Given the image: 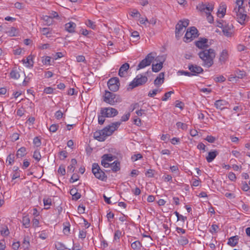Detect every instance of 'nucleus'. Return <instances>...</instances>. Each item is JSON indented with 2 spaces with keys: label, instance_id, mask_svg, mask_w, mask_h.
Segmentation results:
<instances>
[{
  "label": "nucleus",
  "instance_id": "f257e3e1",
  "mask_svg": "<svg viewBox=\"0 0 250 250\" xmlns=\"http://www.w3.org/2000/svg\"><path fill=\"white\" fill-rule=\"evenodd\" d=\"M247 0H236L232 11V16L241 24H244L249 19L245 9L247 4H245V2ZM249 4L250 7V0L249 1Z\"/></svg>",
  "mask_w": 250,
  "mask_h": 250
},
{
  "label": "nucleus",
  "instance_id": "f03ea898",
  "mask_svg": "<svg viewBox=\"0 0 250 250\" xmlns=\"http://www.w3.org/2000/svg\"><path fill=\"white\" fill-rule=\"evenodd\" d=\"M121 125V122H116L112 123L105 126L103 129L96 131L94 133V137L99 141H104L107 137L111 135Z\"/></svg>",
  "mask_w": 250,
  "mask_h": 250
},
{
  "label": "nucleus",
  "instance_id": "7ed1b4c3",
  "mask_svg": "<svg viewBox=\"0 0 250 250\" xmlns=\"http://www.w3.org/2000/svg\"><path fill=\"white\" fill-rule=\"evenodd\" d=\"M215 52L214 49L209 48L201 51L198 53L199 58L202 60V65L208 68L213 64V60L215 57Z\"/></svg>",
  "mask_w": 250,
  "mask_h": 250
},
{
  "label": "nucleus",
  "instance_id": "20e7f679",
  "mask_svg": "<svg viewBox=\"0 0 250 250\" xmlns=\"http://www.w3.org/2000/svg\"><path fill=\"white\" fill-rule=\"evenodd\" d=\"M196 9L201 13L205 12L206 14L208 21L209 23L213 22V17L211 15V12L213 9V5L212 3H200L196 6Z\"/></svg>",
  "mask_w": 250,
  "mask_h": 250
},
{
  "label": "nucleus",
  "instance_id": "39448f33",
  "mask_svg": "<svg viewBox=\"0 0 250 250\" xmlns=\"http://www.w3.org/2000/svg\"><path fill=\"white\" fill-rule=\"evenodd\" d=\"M103 101L111 105L121 101L119 96L107 90L105 91V93L103 96Z\"/></svg>",
  "mask_w": 250,
  "mask_h": 250
},
{
  "label": "nucleus",
  "instance_id": "423d86ee",
  "mask_svg": "<svg viewBox=\"0 0 250 250\" xmlns=\"http://www.w3.org/2000/svg\"><path fill=\"white\" fill-rule=\"evenodd\" d=\"M92 172L96 178L101 181H105L107 179V176L105 173L101 169L97 163L93 164Z\"/></svg>",
  "mask_w": 250,
  "mask_h": 250
},
{
  "label": "nucleus",
  "instance_id": "0eeeda50",
  "mask_svg": "<svg viewBox=\"0 0 250 250\" xmlns=\"http://www.w3.org/2000/svg\"><path fill=\"white\" fill-rule=\"evenodd\" d=\"M147 77L141 74L138 75L130 83L129 86L131 89H133L140 85H142L147 81Z\"/></svg>",
  "mask_w": 250,
  "mask_h": 250
},
{
  "label": "nucleus",
  "instance_id": "6e6552de",
  "mask_svg": "<svg viewBox=\"0 0 250 250\" xmlns=\"http://www.w3.org/2000/svg\"><path fill=\"white\" fill-rule=\"evenodd\" d=\"M154 56L152 53H150L147 55L146 58L143 59L138 65L137 69H143L150 65L154 59Z\"/></svg>",
  "mask_w": 250,
  "mask_h": 250
},
{
  "label": "nucleus",
  "instance_id": "1a4fd4ad",
  "mask_svg": "<svg viewBox=\"0 0 250 250\" xmlns=\"http://www.w3.org/2000/svg\"><path fill=\"white\" fill-rule=\"evenodd\" d=\"M198 30L195 27H191L188 29L184 37V41L187 42H190L198 36Z\"/></svg>",
  "mask_w": 250,
  "mask_h": 250
},
{
  "label": "nucleus",
  "instance_id": "9d476101",
  "mask_svg": "<svg viewBox=\"0 0 250 250\" xmlns=\"http://www.w3.org/2000/svg\"><path fill=\"white\" fill-rule=\"evenodd\" d=\"M100 113L103 115H105L106 118L114 117L118 115V110L113 107H103L101 108Z\"/></svg>",
  "mask_w": 250,
  "mask_h": 250
},
{
  "label": "nucleus",
  "instance_id": "9b49d317",
  "mask_svg": "<svg viewBox=\"0 0 250 250\" xmlns=\"http://www.w3.org/2000/svg\"><path fill=\"white\" fill-rule=\"evenodd\" d=\"M119 80L117 77L110 79L107 82V85L109 90L116 92L118 90L120 86Z\"/></svg>",
  "mask_w": 250,
  "mask_h": 250
},
{
  "label": "nucleus",
  "instance_id": "f8f14e48",
  "mask_svg": "<svg viewBox=\"0 0 250 250\" xmlns=\"http://www.w3.org/2000/svg\"><path fill=\"white\" fill-rule=\"evenodd\" d=\"M115 158L111 154H105L102 156L101 165L104 167H110L109 162H112Z\"/></svg>",
  "mask_w": 250,
  "mask_h": 250
},
{
  "label": "nucleus",
  "instance_id": "ddd939ff",
  "mask_svg": "<svg viewBox=\"0 0 250 250\" xmlns=\"http://www.w3.org/2000/svg\"><path fill=\"white\" fill-rule=\"evenodd\" d=\"M222 26L223 27L222 31L224 35L227 37H231L233 33V25L232 24L225 23L224 24H222Z\"/></svg>",
  "mask_w": 250,
  "mask_h": 250
},
{
  "label": "nucleus",
  "instance_id": "4468645a",
  "mask_svg": "<svg viewBox=\"0 0 250 250\" xmlns=\"http://www.w3.org/2000/svg\"><path fill=\"white\" fill-rule=\"evenodd\" d=\"M188 68L191 73L193 74V76H196L203 72V69L197 65L190 64L188 65Z\"/></svg>",
  "mask_w": 250,
  "mask_h": 250
},
{
  "label": "nucleus",
  "instance_id": "2eb2a0df",
  "mask_svg": "<svg viewBox=\"0 0 250 250\" xmlns=\"http://www.w3.org/2000/svg\"><path fill=\"white\" fill-rule=\"evenodd\" d=\"M155 61L159 62L156 64H152V70L154 72H158L162 68L164 60L162 58L160 59L159 58H157Z\"/></svg>",
  "mask_w": 250,
  "mask_h": 250
},
{
  "label": "nucleus",
  "instance_id": "dca6fc26",
  "mask_svg": "<svg viewBox=\"0 0 250 250\" xmlns=\"http://www.w3.org/2000/svg\"><path fill=\"white\" fill-rule=\"evenodd\" d=\"M129 68V64L128 63H125L120 68L118 74L121 77H125L126 76L127 70Z\"/></svg>",
  "mask_w": 250,
  "mask_h": 250
},
{
  "label": "nucleus",
  "instance_id": "f3484780",
  "mask_svg": "<svg viewBox=\"0 0 250 250\" xmlns=\"http://www.w3.org/2000/svg\"><path fill=\"white\" fill-rule=\"evenodd\" d=\"M208 39L206 38H201L199 40L195 42V45L200 49H205L208 47L207 44Z\"/></svg>",
  "mask_w": 250,
  "mask_h": 250
},
{
  "label": "nucleus",
  "instance_id": "a211bd4d",
  "mask_svg": "<svg viewBox=\"0 0 250 250\" xmlns=\"http://www.w3.org/2000/svg\"><path fill=\"white\" fill-rule=\"evenodd\" d=\"M228 104V103L224 100H217L214 104L215 106L219 109L223 110L225 108V106Z\"/></svg>",
  "mask_w": 250,
  "mask_h": 250
},
{
  "label": "nucleus",
  "instance_id": "6ab92c4d",
  "mask_svg": "<svg viewBox=\"0 0 250 250\" xmlns=\"http://www.w3.org/2000/svg\"><path fill=\"white\" fill-rule=\"evenodd\" d=\"M76 27V24L73 22L70 21L65 24V30L69 33H74Z\"/></svg>",
  "mask_w": 250,
  "mask_h": 250
},
{
  "label": "nucleus",
  "instance_id": "aec40b11",
  "mask_svg": "<svg viewBox=\"0 0 250 250\" xmlns=\"http://www.w3.org/2000/svg\"><path fill=\"white\" fill-rule=\"evenodd\" d=\"M229 58L228 51L226 49L222 50V52L220 55L219 62L222 63H224Z\"/></svg>",
  "mask_w": 250,
  "mask_h": 250
},
{
  "label": "nucleus",
  "instance_id": "412c9836",
  "mask_svg": "<svg viewBox=\"0 0 250 250\" xmlns=\"http://www.w3.org/2000/svg\"><path fill=\"white\" fill-rule=\"evenodd\" d=\"M219 153L217 150H213L208 152V156L206 157L207 161L210 163L213 161L216 157L218 155Z\"/></svg>",
  "mask_w": 250,
  "mask_h": 250
},
{
  "label": "nucleus",
  "instance_id": "4be33fe9",
  "mask_svg": "<svg viewBox=\"0 0 250 250\" xmlns=\"http://www.w3.org/2000/svg\"><path fill=\"white\" fill-rule=\"evenodd\" d=\"M164 72L160 73L154 80V84L156 86H159L163 83L164 82Z\"/></svg>",
  "mask_w": 250,
  "mask_h": 250
},
{
  "label": "nucleus",
  "instance_id": "5701e85b",
  "mask_svg": "<svg viewBox=\"0 0 250 250\" xmlns=\"http://www.w3.org/2000/svg\"><path fill=\"white\" fill-rule=\"evenodd\" d=\"M238 240L239 236L238 235L232 236L229 239L227 244L231 247H235L237 245Z\"/></svg>",
  "mask_w": 250,
  "mask_h": 250
},
{
  "label": "nucleus",
  "instance_id": "b1692460",
  "mask_svg": "<svg viewBox=\"0 0 250 250\" xmlns=\"http://www.w3.org/2000/svg\"><path fill=\"white\" fill-rule=\"evenodd\" d=\"M185 28L183 23H181L179 21L176 25L175 29V35L176 37L178 38L182 35V31L183 28Z\"/></svg>",
  "mask_w": 250,
  "mask_h": 250
},
{
  "label": "nucleus",
  "instance_id": "393cba45",
  "mask_svg": "<svg viewBox=\"0 0 250 250\" xmlns=\"http://www.w3.org/2000/svg\"><path fill=\"white\" fill-rule=\"evenodd\" d=\"M112 170L113 172H117L120 170V163L118 161H115L112 164H110Z\"/></svg>",
  "mask_w": 250,
  "mask_h": 250
},
{
  "label": "nucleus",
  "instance_id": "a878e982",
  "mask_svg": "<svg viewBox=\"0 0 250 250\" xmlns=\"http://www.w3.org/2000/svg\"><path fill=\"white\" fill-rule=\"evenodd\" d=\"M189 242L188 239L184 236H180L178 239V243L179 245L184 246L187 245Z\"/></svg>",
  "mask_w": 250,
  "mask_h": 250
},
{
  "label": "nucleus",
  "instance_id": "bb28decb",
  "mask_svg": "<svg viewBox=\"0 0 250 250\" xmlns=\"http://www.w3.org/2000/svg\"><path fill=\"white\" fill-rule=\"evenodd\" d=\"M22 61L23 63L26 64V66L27 67H31L33 66V61L30 56H28L26 59L22 60Z\"/></svg>",
  "mask_w": 250,
  "mask_h": 250
},
{
  "label": "nucleus",
  "instance_id": "cd10ccee",
  "mask_svg": "<svg viewBox=\"0 0 250 250\" xmlns=\"http://www.w3.org/2000/svg\"><path fill=\"white\" fill-rule=\"evenodd\" d=\"M26 148L24 147H21L19 148L17 152L16 156L18 158H21L26 155Z\"/></svg>",
  "mask_w": 250,
  "mask_h": 250
},
{
  "label": "nucleus",
  "instance_id": "c85d7f7f",
  "mask_svg": "<svg viewBox=\"0 0 250 250\" xmlns=\"http://www.w3.org/2000/svg\"><path fill=\"white\" fill-rule=\"evenodd\" d=\"M71 164L67 167L68 172L72 173L75 169V165L77 164V160L75 159H72L71 161Z\"/></svg>",
  "mask_w": 250,
  "mask_h": 250
},
{
  "label": "nucleus",
  "instance_id": "c756f323",
  "mask_svg": "<svg viewBox=\"0 0 250 250\" xmlns=\"http://www.w3.org/2000/svg\"><path fill=\"white\" fill-rule=\"evenodd\" d=\"M43 203L44 206L45 207L44 208L48 209L50 208V206L51 205L52 200L50 198H44L43 199Z\"/></svg>",
  "mask_w": 250,
  "mask_h": 250
},
{
  "label": "nucleus",
  "instance_id": "7c9ffc66",
  "mask_svg": "<svg viewBox=\"0 0 250 250\" xmlns=\"http://www.w3.org/2000/svg\"><path fill=\"white\" fill-rule=\"evenodd\" d=\"M21 246L24 250H28L30 243L29 238L28 237H24Z\"/></svg>",
  "mask_w": 250,
  "mask_h": 250
},
{
  "label": "nucleus",
  "instance_id": "2f4dec72",
  "mask_svg": "<svg viewBox=\"0 0 250 250\" xmlns=\"http://www.w3.org/2000/svg\"><path fill=\"white\" fill-rule=\"evenodd\" d=\"M131 247L134 250H139L142 247V244L140 241H136L131 243Z\"/></svg>",
  "mask_w": 250,
  "mask_h": 250
},
{
  "label": "nucleus",
  "instance_id": "473e14b6",
  "mask_svg": "<svg viewBox=\"0 0 250 250\" xmlns=\"http://www.w3.org/2000/svg\"><path fill=\"white\" fill-rule=\"evenodd\" d=\"M55 248L57 250H71L65 247V246L61 242H57L55 244Z\"/></svg>",
  "mask_w": 250,
  "mask_h": 250
},
{
  "label": "nucleus",
  "instance_id": "72a5a7b5",
  "mask_svg": "<svg viewBox=\"0 0 250 250\" xmlns=\"http://www.w3.org/2000/svg\"><path fill=\"white\" fill-rule=\"evenodd\" d=\"M22 223L23 226H24L25 228H29L30 226L29 218L27 216H23L22 218Z\"/></svg>",
  "mask_w": 250,
  "mask_h": 250
},
{
  "label": "nucleus",
  "instance_id": "f704fd0d",
  "mask_svg": "<svg viewBox=\"0 0 250 250\" xmlns=\"http://www.w3.org/2000/svg\"><path fill=\"white\" fill-rule=\"evenodd\" d=\"M176 125L178 129L181 128L183 130H187L188 129V125L185 123L178 122Z\"/></svg>",
  "mask_w": 250,
  "mask_h": 250
},
{
  "label": "nucleus",
  "instance_id": "c9c22d12",
  "mask_svg": "<svg viewBox=\"0 0 250 250\" xmlns=\"http://www.w3.org/2000/svg\"><path fill=\"white\" fill-rule=\"evenodd\" d=\"M10 75L11 78L18 79L20 78V74L16 70H13L11 71Z\"/></svg>",
  "mask_w": 250,
  "mask_h": 250
},
{
  "label": "nucleus",
  "instance_id": "e433bc0d",
  "mask_svg": "<svg viewBox=\"0 0 250 250\" xmlns=\"http://www.w3.org/2000/svg\"><path fill=\"white\" fill-rule=\"evenodd\" d=\"M226 11V5L224 4V5H222V6H220V7L218 10V13L221 14L222 15V17H223L225 15Z\"/></svg>",
  "mask_w": 250,
  "mask_h": 250
},
{
  "label": "nucleus",
  "instance_id": "4c0bfd02",
  "mask_svg": "<svg viewBox=\"0 0 250 250\" xmlns=\"http://www.w3.org/2000/svg\"><path fill=\"white\" fill-rule=\"evenodd\" d=\"M14 154H10L7 158L6 162L8 163L9 165H12L14 162Z\"/></svg>",
  "mask_w": 250,
  "mask_h": 250
},
{
  "label": "nucleus",
  "instance_id": "58836bf2",
  "mask_svg": "<svg viewBox=\"0 0 250 250\" xmlns=\"http://www.w3.org/2000/svg\"><path fill=\"white\" fill-rule=\"evenodd\" d=\"M33 157L36 160L39 162L42 157L39 150H35L34 152Z\"/></svg>",
  "mask_w": 250,
  "mask_h": 250
},
{
  "label": "nucleus",
  "instance_id": "ea45409f",
  "mask_svg": "<svg viewBox=\"0 0 250 250\" xmlns=\"http://www.w3.org/2000/svg\"><path fill=\"white\" fill-rule=\"evenodd\" d=\"M51 57L49 56H45L42 57V62L43 64L50 65Z\"/></svg>",
  "mask_w": 250,
  "mask_h": 250
},
{
  "label": "nucleus",
  "instance_id": "a19ab883",
  "mask_svg": "<svg viewBox=\"0 0 250 250\" xmlns=\"http://www.w3.org/2000/svg\"><path fill=\"white\" fill-rule=\"evenodd\" d=\"M174 93L173 91H170L167 92L165 94L164 96L162 98V100L163 101H167L171 96L172 94Z\"/></svg>",
  "mask_w": 250,
  "mask_h": 250
},
{
  "label": "nucleus",
  "instance_id": "79ce46f5",
  "mask_svg": "<svg viewBox=\"0 0 250 250\" xmlns=\"http://www.w3.org/2000/svg\"><path fill=\"white\" fill-rule=\"evenodd\" d=\"M106 117L105 115L101 114V115L98 116V123L100 125H103L105 121V118Z\"/></svg>",
  "mask_w": 250,
  "mask_h": 250
},
{
  "label": "nucleus",
  "instance_id": "37998d69",
  "mask_svg": "<svg viewBox=\"0 0 250 250\" xmlns=\"http://www.w3.org/2000/svg\"><path fill=\"white\" fill-rule=\"evenodd\" d=\"M130 113H129V112L125 114L121 117V121H119V122H121V123L122 122H126V121H128L130 117Z\"/></svg>",
  "mask_w": 250,
  "mask_h": 250
},
{
  "label": "nucleus",
  "instance_id": "c03bdc74",
  "mask_svg": "<svg viewBox=\"0 0 250 250\" xmlns=\"http://www.w3.org/2000/svg\"><path fill=\"white\" fill-rule=\"evenodd\" d=\"M175 214L177 217V220H182L183 222H185L187 219V217L180 214L177 211H175Z\"/></svg>",
  "mask_w": 250,
  "mask_h": 250
},
{
  "label": "nucleus",
  "instance_id": "a18cd8bd",
  "mask_svg": "<svg viewBox=\"0 0 250 250\" xmlns=\"http://www.w3.org/2000/svg\"><path fill=\"white\" fill-rule=\"evenodd\" d=\"M33 144L37 147H39L41 145V141L39 137H36L33 140Z\"/></svg>",
  "mask_w": 250,
  "mask_h": 250
},
{
  "label": "nucleus",
  "instance_id": "49530a36",
  "mask_svg": "<svg viewBox=\"0 0 250 250\" xmlns=\"http://www.w3.org/2000/svg\"><path fill=\"white\" fill-rule=\"evenodd\" d=\"M59 128V125L57 124H53L49 127V131L52 132H55Z\"/></svg>",
  "mask_w": 250,
  "mask_h": 250
},
{
  "label": "nucleus",
  "instance_id": "de8ad7c7",
  "mask_svg": "<svg viewBox=\"0 0 250 250\" xmlns=\"http://www.w3.org/2000/svg\"><path fill=\"white\" fill-rule=\"evenodd\" d=\"M9 230L7 227H6L5 229H3L0 231L1 235L3 236H7L9 234Z\"/></svg>",
  "mask_w": 250,
  "mask_h": 250
},
{
  "label": "nucleus",
  "instance_id": "09e8293b",
  "mask_svg": "<svg viewBox=\"0 0 250 250\" xmlns=\"http://www.w3.org/2000/svg\"><path fill=\"white\" fill-rule=\"evenodd\" d=\"M205 140L209 143H213L215 141L216 138L212 136L208 135L205 138Z\"/></svg>",
  "mask_w": 250,
  "mask_h": 250
},
{
  "label": "nucleus",
  "instance_id": "8fccbe9b",
  "mask_svg": "<svg viewBox=\"0 0 250 250\" xmlns=\"http://www.w3.org/2000/svg\"><path fill=\"white\" fill-rule=\"evenodd\" d=\"M86 24L87 26L90 27L91 28L94 29L96 28V25L94 22H93L91 20H87L86 22Z\"/></svg>",
  "mask_w": 250,
  "mask_h": 250
},
{
  "label": "nucleus",
  "instance_id": "3c124183",
  "mask_svg": "<svg viewBox=\"0 0 250 250\" xmlns=\"http://www.w3.org/2000/svg\"><path fill=\"white\" fill-rule=\"evenodd\" d=\"M40 31L43 35H47L50 33V29L47 27L41 28Z\"/></svg>",
  "mask_w": 250,
  "mask_h": 250
},
{
  "label": "nucleus",
  "instance_id": "603ef678",
  "mask_svg": "<svg viewBox=\"0 0 250 250\" xmlns=\"http://www.w3.org/2000/svg\"><path fill=\"white\" fill-rule=\"evenodd\" d=\"M122 233L120 230H116L114 233V239L115 240H118L120 238Z\"/></svg>",
  "mask_w": 250,
  "mask_h": 250
},
{
  "label": "nucleus",
  "instance_id": "864d4df0",
  "mask_svg": "<svg viewBox=\"0 0 250 250\" xmlns=\"http://www.w3.org/2000/svg\"><path fill=\"white\" fill-rule=\"evenodd\" d=\"M142 158V155L140 153H138L137 154H134L131 157V160L132 161L134 162L138 159H140Z\"/></svg>",
  "mask_w": 250,
  "mask_h": 250
},
{
  "label": "nucleus",
  "instance_id": "5fc2aeb1",
  "mask_svg": "<svg viewBox=\"0 0 250 250\" xmlns=\"http://www.w3.org/2000/svg\"><path fill=\"white\" fill-rule=\"evenodd\" d=\"M55 117L57 119H60L63 117V113L61 110H58L56 112Z\"/></svg>",
  "mask_w": 250,
  "mask_h": 250
},
{
  "label": "nucleus",
  "instance_id": "6e6d98bb",
  "mask_svg": "<svg viewBox=\"0 0 250 250\" xmlns=\"http://www.w3.org/2000/svg\"><path fill=\"white\" fill-rule=\"evenodd\" d=\"M59 155L61 159H64L67 157V152L65 150H62L59 152Z\"/></svg>",
  "mask_w": 250,
  "mask_h": 250
},
{
  "label": "nucleus",
  "instance_id": "4d7b16f0",
  "mask_svg": "<svg viewBox=\"0 0 250 250\" xmlns=\"http://www.w3.org/2000/svg\"><path fill=\"white\" fill-rule=\"evenodd\" d=\"M86 236V232L84 230H81L79 231V237L81 239H84Z\"/></svg>",
  "mask_w": 250,
  "mask_h": 250
},
{
  "label": "nucleus",
  "instance_id": "13d9d810",
  "mask_svg": "<svg viewBox=\"0 0 250 250\" xmlns=\"http://www.w3.org/2000/svg\"><path fill=\"white\" fill-rule=\"evenodd\" d=\"M228 178L230 180L232 181H235L236 179L235 174L232 172H229L228 174Z\"/></svg>",
  "mask_w": 250,
  "mask_h": 250
},
{
  "label": "nucleus",
  "instance_id": "bf43d9fd",
  "mask_svg": "<svg viewBox=\"0 0 250 250\" xmlns=\"http://www.w3.org/2000/svg\"><path fill=\"white\" fill-rule=\"evenodd\" d=\"M79 176L77 174H73L70 179V182L74 183L79 180Z\"/></svg>",
  "mask_w": 250,
  "mask_h": 250
},
{
  "label": "nucleus",
  "instance_id": "052dcab7",
  "mask_svg": "<svg viewBox=\"0 0 250 250\" xmlns=\"http://www.w3.org/2000/svg\"><path fill=\"white\" fill-rule=\"evenodd\" d=\"M178 73H180L181 75H184L185 76H189V77L193 76V74L191 73V72H188V71H186L181 70V71H179Z\"/></svg>",
  "mask_w": 250,
  "mask_h": 250
},
{
  "label": "nucleus",
  "instance_id": "680f3d73",
  "mask_svg": "<svg viewBox=\"0 0 250 250\" xmlns=\"http://www.w3.org/2000/svg\"><path fill=\"white\" fill-rule=\"evenodd\" d=\"M16 32V28H15L14 27H11L10 28V30L8 31H7V32L11 36H14L15 35Z\"/></svg>",
  "mask_w": 250,
  "mask_h": 250
},
{
  "label": "nucleus",
  "instance_id": "e2e57ef3",
  "mask_svg": "<svg viewBox=\"0 0 250 250\" xmlns=\"http://www.w3.org/2000/svg\"><path fill=\"white\" fill-rule=\"evenodd\" d=\"M58 173H60L62 175H64L65 174V169L63 166H61L58 170Z\"/></svg>",
  "mask_w": 250,
  "mask_h": 250
},
{
  "label": "nucleus",
  "instance_id": "0e129e2a",
  "mask_svg": "<svg viewBox=\"0 0 250 250\" xmlns=\"http://www.w3.org/2000/svg\"><path fill=\"white\" fill-rule=\"evenodd\" d=\"M159 92L158 89H154L150 91L148 94V96L150 97H153Z\"/></svg>",
  "mask_w": 250,
  "mask_h": 250
},
{
  "label": "nucleus",
  "instance_id": "69168bd1",
  "mask_svg": "<svg viewBox=\"0 0 250 250\" xmlns=\"http://www.w3.org/2000/svg\"><path fill=\"white\" fill-rule=\"evenodd\" d=\"M217 82H224L226 80V78L222 75L217 77L214 79Z\"/></svg>",
  "mask_w": 250,
  "mask_h": 250
},
{
  "label": "nucleus",
  "instance_id": "338daca9",
  "mask_svg": "<svg viewBox=\"0 0 250 250\" xmlns=\"http://www.w3.org/2000/svg\"><path fill=\"white\" fill-rule=\"evenodd\" d=\"M237 77L240 79H242L246 76V73L245 72L239 70L237 71Z\"/></svg>",
  "mask_w": 250,
  "mask_h": 250
},
{
  "label": "nucleus",
  "instance_id": "774afa93",
  "mask_svg": "<svg viewBox=\"0 0 250 250\" xmlns=\"http://www.w3.org/2000/svg\"><path fill=\"white\" fill-rule=\"evenodd\" d=\"M54 89L51 87H47L44 88L43 92L46 94H52L53 93Z\"/></svg>",
  "mask_w": 250,
  "mask_h": 250
}]
</instances>
